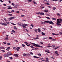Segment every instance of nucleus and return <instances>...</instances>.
<instances>
[{
  "instance_id": "473e14b6",
  "label": "nucleus",
  "mask_w": 62,
  "mask_h": 62,
  "mask_svg": "<svg viewBox=\"0 0 62 62\" xmlns=\"http://www.w3.org/2000/svg\"><path fill=\"white\" fill-rule=\"evenodd\" d=\"M56 9V8H55V7H53V10H55V9Z\"/></svg>"
},
{
  "instance_id": "4d7b16f0",
  "label": "nucleus",
  "mask_w": 62,
  "mask_h": 62,
  "mask_svg": "<svg viewBox=\"0 0 62 62\" xmlns=\"http://www.w3.org/2000/svg\"><path fill=\"white\" fill-rule=\"evenodd\" d=\"M11 18H12V19H15V17H11Z\"/></svg>"
},
{
  "instance_id": "c756f323",
  "label": "nucleus",
  "mask_w": 62,
  "mask_h": 62,
  "mask_svg": "<svg viewBox=\"0 0 62 62\" xmlns=\"http://www.w3.org/2000/svg\"><path fill=\"white\" fill-rule=\"evenodd\" d=\"M33 57L34 58H38V57H37L36 56H34Z\"/></svg>"
},
{
  "instance_id": "052dcab7",
  "label": "nucleus",
  "mask_w": 62,
  "mask_h": 62,
  "mask_svg": "<svg viewBox=\"0 0 62 62\" xmlns=\"http://www.w3.org/2000/svg\"><path fill=\"white\" fill-rule=\"evenodd\" d=\"M46 18H47V19H50V18H49V17H46Z\"/></svg>"
},
{
  "instance_id": "ea45409f",
  "label": "nucleus",
  "mask_w": 62,
  "mask_h": 62,
  "mask_svg": "<svg viewBox=\"0 0 62 62\" xmlns=\"http://www.w3.org/2000/svg\"><path fill=\"white\" fill-rule=\"evenodd\" d=\"M30 47H31V48H32V49H33V48H34V47H33V46H30Z\"/></svg>"
},
{
  "instance_id": "9b49d317",
  "label": "nucleus",
  "mask_w": 62,
  "mask_h": 62,
  "mask_svg": "<svg viewBox=\"0 0 62 62\" xmlns=\"http://www.w3.org/2000/svg\"><path fill=\"white\" fill-rule=\"evenodd\" d=\"M2 25H5V26H7L8 24H6L5 23H2Z\"/></svg>"
},
{
  "instance_id": "338daca9",
  "label": "nucleus",
  "mask_w": 62,
  "mask_h": 62,
  "mask_svg": "<svg viewBox=\"0 0 62 62\" xmlns=\"http://www.w3.org/2000/svg\"><path fill=\"white\" fill-rule=\"evenodd\" d=\"M17 49H20V48L19 47H17Z\"/></svg>"
},
{
  "instance_id": "7ed1b4c3",
  "label": "nucleus",
  "mask_w": 62,
  "mask_h": 62,
  "mask_svg": "<svg viewBox=\"0 0 62 62\" xmlns=\"http://www.w3.org/2000/svg\"><path fill=\"white\" fill-rule=\"evenodd\" d=\"M17 24H18L21 26H23V25H24V24H23V23H17Z\"/></svg>"
},
{
  "instance_id": "ddd939ff",
  "label": "nucleus",
  "mask_w": 62,
  "mask_h": 62,
  "mask_svg": "<svg viewBox=\"0 0 62 62\" xmlns=\"http://www.w3.org/2000/svg\"><path fill=\"white\" fill-rule=\"evenodd\" d=\"M14 55L15 57H19V56H18V55L17 54H14Z\"/></svg>"
},
{
  "instance_id": "6e6552de",
  "label": "nucleus",
  "mask_w": 62,
  "mask_h": 62,
  "mask_svg": "<svg viewBox=\"0 0 62 62\" xmlns=\"http://www.w3.org/2000/svg\"><path fill=\"white\" fill-rule=\"evenodd\" d=\"M19 5H15V6H14V7H13V8H17V6H18Z\"/></svg>"
},
{
  "instance_id": "bf43d9fd",
  "label": "nucleus",
  "mask_w": 62,
  "mask_h": 62,
  "mask_svg": "<svg viewBox=\"0 0 62 62\" xmlns=\"http://www.w3.org/2000/svg\"><path fill=\"white\" fill-rule=\"evenodd\" d=\"M11 32H13V33H14L15 32V31L14 30L12 31Z\"/></svg>"
},
{
  "instance_id": "49530a36",
  "label": "nucleus",
  "mask_w": 62,
  "mask_h": 62,
  "mask_svg": "<svg viewBox=\"0 0 62 62\" xmlns=\"http://www.w3.org/2000/svg\"><path fill=\"white\" fill-rule=\"evenodd\" d=\"M35 50H39V48H35L34 49Z\"/></svg>"
},
{
  "instance_id": "c03bdc74",
  "label": "nucleus",
  "mask_w": 62,
  "mask_h": 62,
  "mask_svg": "<svg viewBox=\"0 0 62 62\" xmlns=\"http://www.w3.org/2000/svg\"><path fill=\"white\" fill-rule=\"evenodd\" d=\"M37 58H39V59H38L39 60H40L41 59V58L38 57H37Z\"/></svg>"
},
{
  "instance_id": "393cba45",
  "label": "nucleus",
  "mask_w": 62,
  "mask_h": 62,
  "mask_svg": "<svg viewBox=\"0 0 62 62\" xmlns=\"http://www.w3.org/2000/svg\"><path fill=\"white\" fill-rule=\"evenodd\" d=\"M11 20H12V18L11 17L9 19V21H11Z\"/></svg>"
},
{
  "instance_id": "72a5a7b5",
  "label": "nucleus",
  "mask_w": 62,
  "mask_h": 62,
  "mask_svg": "<svg viewBox=\"0 0 62 62\" xmlns=\"http://www.w3.org/2000/svg\"><path fill=\"white\" fill-rule=\"evenodd\" d=\"M23 55H24V56H25L26 55H27V54H23Z\"/></svg>"
},
{
  "instance_id": "e433bc0d",
  "label": "nucleus",
  "mask_w": 62,
  "mask_h": 62,
  "mask_svg": "<svg viewBox=\"0 0 62 62\" xmlns=\"http://www.w3.org/2000/svg\"><path fill=\"white\" fill-rule=\"evenodd\" d=\"M7 44L8 45H10L11 44L10 43H7Z\"/></svg>"
},
{
  "instance_id": "f3484780",
  "label": "nucleus",
  "mask_w": 62,
  "mask_h": 62,
  "mask_svg": "<svg viewBox=\"0 0 62 62\" xmlns=\"http://www.w3.org/2000/svg\"><path fill=\"white\" fill-rule=\"evenodd\" d=\"M35 39H39V37L38 35H37L36 38H35Z\"/></svg>"
},
{
  "instance_id": "603ef678",
  "label": "nucleus",
  "mask_w": 62,
  "mask_h": 62,
  "mask_svg": "<svg viewBox=\"0 0 62 62\" xmlns=\"http://www.w3.org/2000/svg\"><path fill=\"white\" fill-rule=\"evenodd\" d=\"M47 47H48V48H50V47H52V46H47Z\"/></svg>"
},
{
  "instance_id": "6e6d98bb",
  "label": "nucleus",
  "mask_w": 62,
  "mask_h": 62,
  "mask_svg": "<svg viewBox=\"0 0 62 62\" xmlns=\"http://www.w3.org/2000/svg\"><path fill=\"white\" fill-rule=\"evenodd\" d=\"M22 46H23V47H25V45H24V44H23L22 45Z\"/></svg>"
},
{
  "instance_id": "5fc2aeb1",
  "label": "nucleus",
  "mask_w": 62,
  "mask_h": 62,
  "mask_svg": "<svg viewBox=\"0 0 62 62\" xmlns=\"http://www.w3.org/2000/svg\"><path fill=\"white\" fill-rule=\"evenodd\" d=\"M3 43H4V44H6V43H7V42L6 41L4 42H3Z\"/></svg>"
},
{
  "instance_id": "4c0bfd02",
  "label": "nucleus",
  "mask_w": 62,
  "mask_h": 62,
  "mask_svg": "<svg viewBox=\"0 0 62 62\" xmlns=\"http://www.w3.org/2000/svg\"><path fill=\"white\" fill-rule=\"evenodd\" d=\"M57 25H61V24L59 23H56Z\"/></svg>"
},
{
  "instance_id": "a878e982",
  "label": "nucleus",
  "mask_w": 62,
  "mask_h": 62,
  "mask_svg": "<svg viewBox=\"0 0 62 62\" xmlns=\"http://www.w3.org/2000/svg\"><path fill=\"white\" fill-rule=\"evenodd\" d=\"M44 7H43V6H41V8H44Z\"/></svg>"
},
{
  "instance_id": "423d86ee",
  "label": "nucleus",
  "mask_w": 62,
  "mask_h": 62,
  "mask_svg": "<svg viewBox=\"0 0 62 62\" xmlns=\"http://www.w3.org/2000/svg\"><path fill=\"white\" fill-rule=\"evenodd\" d=\"M8 8H7L8 9H12V8L11 6H8Z\"/></svg>"
},
{
  "instance_id": "bb28decb",
  "label": "nucleus",
  "mask_w": 62,
  "mask_h": 62,
  "mask_svg": "<svg viewBox=\"0 0 62 62\" xmlns=\"http://www.w3.org/2000/svg\"><path fill=\"white\" fill-rule=\"evenodd\" d=\"M27 35H28V37H31L30 35L29 34H28V33H27Z\"/></svg>"
},
{
  "instance_id": "dca6fc26",
  "label": "nucleus",
  "mask_w": 62,
  "mask_h": 62,
  "mask_svg": "<svg viewBox=\"0 0 62 62\" xmlns=\"http://www.w3.org/2000/svg\"><path fill=\"white\" fill-rule=\"evenodd\" d=\"M38 31L39 32H40L41 31V30H40V29L39 28L38 29Z\"/></svg>"
},
{
  "instance_id": "aec40b11",
  "label": "nucleus",
  "mask_w": 62,
  "mask_h": 62,
  "mask_svg": "<svg viewBox=\"0 0 62 62\" xmlns=\"http://www.w3.org/2000/svg\"><path fill=\"white\" fill-rule=\"evenodd\" d=\"M45 23H49V21H45Z\"/></svg>"
},
{
  "instance_id": "de8ad7c7",
  "label": "nucleus",
  "mask_w": 62,
  "mask_h": 62,
  "mask_svg": "<svg viewBox=\"0 0 62 62\" xmlns=\"http://www.w3.org/2000/svg\"><path fill=\"white\" fill-rule=\"evenodd\" d=\"M54 40H55L54 39H52V41H54Z\"/></svg>"
},
{
  "instance_id": "6ab92c4d",
  "label": "nucleus",
  "mask_w": 62,
  "mask_h": 62,
  "mask_svg": "<svg viewBox=\"0 0 62 62\" xmlns=\"http://www.w3.org/2000/svg\"><path fill=\"white\" fill-rule=\"evenodd\" d=\"M52 20H56V19L54 18H52Z\"/></svg>"
},
{
  "instance_id": "c85d7f7f",
  "label": "nucleus",
  "mask_w": 62,
  "mask_h": 62,
  "mask_svg": "<svg viewBox=\"0 0 62 62\" xmlns=\"http://www.w3.org/2000/svg\"><path fill=\"white\" fill-rule=\"evenodd\" d=\"M45 22H43L41 23L42 24H45Z\"/></svg>"
},
{
  "instance_id": "7c9ffc66",
  "label": "nucleus",
  "mask_w": 62,
  "mask_h": 62,
  "mask_svg": "<svg viewBox=\"0 0 62 62\" xmlns=\"http://www.w3.org/2000/svg\"><path fill=\"white\" fill-rule=\"evenodd\" d=\"M45 33L42 32V34L43 35H45Z\"/></svg>"
},
{
  "instance_id": "f257e3e1",
  "label": "nucleus",
  "mask_w": 62,
  "mask_h": 62,
  "mask_svg": "<svg viewBox=\"0 0 62 62\" xmlns=\"http://www.w3.org/2000/svg\"><path fill=\"white\" fill-rule=\"evenodd\" d=\"M62 21V20L60 19H58L57 20V23H60Z\"/></svg>"
},
{
  "instance_id": "e2e57ef3",
  "label": "nucleus",
  "mask_w": 62,
  "mask_h": 62,
  "mask_svg": "<svg viewBox=\"0 0 62 62\" xmlns=\"http://www.w3.org/2000/svg\"><path fill=\"white\" fill-rule=\"evenodd\" d=\"M13 49H14V50H15V49L16 50V47H13Z\"/></svg>"
},
{
  "instance_id": "58836bf2",
  "label": "nucleus",
  "mask_w": 62,
  "mask_h": 62,
  "mask_svg": "<svg viewBox=\"0 0 62 62\" xmlns=\"http://www.w3.org/2000/svg\"><path fill=\"white\" fill-rule=\"evenodd\" d=\"M6 40H8V37H6Z\"/></svg>"
},
{
  "instance_id": "2eb2a0df",
  "label": "nucleus",
  "mask_w": 62,
  "mask_h": 62,
  "mask_svg": "<svg viewBox=\"0 0 62 62\" xmlns=\"http://www.w3.org/2000/svg\"><path fill=\"white\" fill-rule=\"evenodd\" d=\"M52 34L53 35H58V34H55L54 33H52Z\"/></svg>"
},
{
  "instance_id": "39448f33",
  "label": "nucleus",
  "mask_w": 62,
  "mask_h": 62,
  "mask_svg": "<svg viewBox=\"0 0 62 62\" xmlns=\"http://www.w3.org/2000/svg\"><path fill=\"white\" fill-rule=\"evenodd\" d=\"M7 54L8 55V56H9L10 55H12L11 53L10 52H8L7 53Z\"/></svg>"
},
{
  "instance_id": "4be33fe9",
  "label": "nucleus",
  "mask_w": 62,
  "mask_h": 62,
  "mask_svg": "<svg viewBox=\"0 0 62 62\" xmlns=\"http://www.w3.org/2000/svg\"><path fill=\"white\" fill-rule=\"evenodd\" d=\"M58 53V52L57 51H56L54 52V54H57Z\"/></svg>"
},
{
  "instance_id": "f03ea898",
  "label": "nucleus",
  "mask_w": 62,
  "mask_h": 62,
  "mask_svg": "<svg viewBox=\"0 0 62 62\" xmlns=\"http://www.w3.org/2000/svg\"><path fill=\"white\" fill-rule=\"evenodd\" d=\"M28 25H29L28 24H24V25H23V28H26V27L25 26H28Z\"/></svg>"
},
{
  "instance_id": "4468645a",
  "label": "nucleus",
  "mask_w": 62,
  "mask_h": 62,
  "mask_svg": "<svg viewBox=\"0 0 62 62\" xmlns=\"http://www.w3.org/2000/svg\"><path fill=\"white\" fill-rule=\"evenodd\" d=\"M48 39V37H43L42 39Z\"/></svg>"
},
{
  "instance_id": "8fccbe9b",
  "label": "nucleus",
  "mask_w": 62,
  "mask_h": 62,
  "mask_svg": "<svg viewBox=\"0 0 62 62\" xmlns=\"http://www.w3.org/2000/svg\"><path fill=\"white\" fill-rule=\"evenodd\" d=\"M6 23L7 24H9V22H7Z\"/></svg>"
},
{
  "instance_id": "680f3d73",
  "label": "nucleus",
  "mask_w": 62,
  "mask_h": 62,
  "mask_svg": "<svg viewBox=\"0 0 62 62\" xmlns=\"http://www.w3.org/2000/svg\"><path fill=\"white\" fill-rule=\"evenodd\" d=\"M9 58L10 59H13V58H12V57H10Z\"/></svg>"
},
{
  "instance_id": "09e8293b",
  "label": "nucleus",
  "mask_w": 62,
  "mask_h": 62,
  "mask_svg": "<svg viewBox=\"0 0 62 62\" xmlns=\"http://www.w3.org/2000/svg\"><path fill=\"white\" fill-rule=\"evenodd\" d=\"M16 51H20V50L17 48L16 49Z\"/></svg>"
},
{
  "instance_id": "9d476101",
  "label": "nucleus",
  "mask_w": 62,
  "mask_h": 62,
  "mask_svg": "<svg viewBox=\"0 0 62 62\" xmlns=\"http://www.w3.org/2000/svg\"><path fill=\"white\" fill-rule=\"evenodd\" d=\"M39 14L40 15H44V14L43 12L41 13H39Z\"/></svg>"
},
{
  "instance_id": "b1692460",
  "label": "nucleus",
  "mask_w": 62,
  "mask_h": 62,
  "mask_svg": "<svg viewBox=\"0 0 62 62\" xmlns=\"http://www.w3.org/2000/svg\"><path fill=\"white\" fill-rule=\"evenodd\" d=\"M57 15H58V16L59 17L60 16V14H59L58 13H57Z\"/></svg>"
},
{
  "instance_id": "a18cd8bd",
  "label": "nucleus",
  "mask_w": 62,
  "mask_h": 62,
  "mask_svg": "<svg viewBox=\"0 0 62 62\" xmlns=\"http://www.w3.org/2000/svg\"><path fill=\"white\" fill-rule=\"evenodd\" d=\"M40 43L41 44H43V42H40Z\"/></svg>"
},
{
  "instance_id": "f8f14e48",
  "label": "nucleus",
  "mask_w": 62,
  "mask_h": 62,
  "mask_svg": "<svg viewBox=\"0 0 62 62\" xmlns=\"http://www.w3.org/2000/svg\"><path fill=\"white\" fill-rule=\"evenodd\" d=\"M9 49H10V47H8L7 49H6V50H7V51H9Z\"/></svg>"
},
{
  "instance_id": "0e129e2a",
  "label": "nucleus",
  "mask_w": 62,
  "mask_h": 62,
  "mask_svg": "<svg viewBox=\"0 0 62 62\" xmlns=\"http://www.w3.org/2000/svg\"><path fill=\"white\" fill-rule=\"evenodd\" d=\"M49 39H53V38H52V37H49Z\"/></svg>"
},
{
  "instance_id": "f704fd0d",
  "label": "nucleus",
  "mask_w": 62,
  "mask_h": 62,
  "mask_svg": "<svg viewBox=\"0 0 62 62\" xmlns=\"http://www.w3.org/2000/svg\"><path fill=\"white\" fill-rule=\"evenodd\" d=\"M2 56H0V60H2V59H2Z\"/></svg>"
},
{
  "instance_id": "cd10ccee",
  "label": "nucleus",
  "mask_w": 62,
  "mask_h": 62,
  "mask_svg": "<svg viewBox=\"0 0 62 62\" xmlns=\"http://www.w3.org/2000/svg\"><path fill=\"white\" fill-rule=\"evenodd\" d=\"M21 15V17H23L24 16H24L22 15Z\"/></svg>"
},
{
  "instance_id": "69168bd1",
  "label": "nucleus",
  "mask_w": 62,
  "mask_h": 62,
  "mask_svg": "<svg viewBox=\"0 0 62 62\" xmlns=\"http://www.w3.org/2000/svg\"><path fill=\"white\" fill-rule=\"evenodd\" d=\"M25 30L27 31V32H28V31H28V30H27V29H26Z\"/></svg>"
},
{
  "instance_id": "a211bd4d",
  "label": "nucleus",
  "mask_w": 62,
  "mask_h": 62,
  "mask_svg": "<svg viewBox=\"0 0 62 62\" xmlns=\"http://www.w3.org/2000/svg\"><path fill=\"white\" fill-rule=\"evenodd\" d=\"M38 46H37V47H41V48H43V46H39V45L38 44Z\"/></svg>"
},
{
  "instance_id": "c9c22d12",
  "label": "nucleus",
  "mask_w": 62,
  "mask_h": 62,
  "mask_svg": "<svg viewBox=\"0 0 62 62\" xmlns=\"http://www.w3.org/2000/svg\"><path fill=\"white\" fill-rule=\"evenodd\" d=\"M14 29H16V30H17V28L16 26L14 27Z\"/></svg>"
},
{
  "instance_id": "37998d69",
  "label": "nucleus",
  "mask_w": 62,
  "mask_h": 62,
  "mask_svg": "<svg viewBox=\"0 0 62 62\" xmlns=\"http://www.w3.org/2000/svg\"><path fill=\"white\" fill-rule=\"evenodd\" d=\"M30 26H32V27H34V25L33 24H31L30 25Z\"/></svg>"
},
{
  "instance_id": "20e7f679",
  "label": "nucleus",
  "mask_w": 62,
  "mask_h": 62,
  "mask_svg": "<svg viewBox=\"0 0 62 62\" xmlns=\"http://www.w3.org/2000/svg\"><path fill=\"white\" fill-rule=\"evenodd\" d=\"M30 43H31V44H33V45L32 46H38V44H36L35 43H32L31 42H30Z\"/></svg>"
},
{
  "instance_id": "3c124183",
  "label": "nucleus",
  "mask_w": 62,
  "mask_h": 62,
  "mask_svg": "<svg viewBox=\"0 0 62 62\" xmlns=\"http://www.w3.org/2000/svg\"><path fill=\"white\" fill-rule=\"evenodd\" d=\"M37 54L38 55H39L40 56H41V54Z\"/></svg>"
},
{
  "instance_id": "79ce46f5",
  "label": "nucleus",
  "mask_w": 62,
  "mask_h": 62,
  "mask_svg": "<svg viewBox=\"0 0 62 62\" xmlns=\"http://www.w3.org/2000/svg\"><path fill=\"white\" fill-rule=\"evenodd\" d=\"M46 61H48V62L49 61H48V60L49 59L48 58H46Z\"/></svg>"
},
{
  "instance_id": "412c9836",
  "label": "nucleus",
  "mask_w": 62,
  "mask_h": 62,
  "mask_svg": "<svg viewBox=\"0 0 62 62\" xmlns=\"http://www.w3.org/2000/svg\"><path fill=\"white\" fill-rule=\"evenodd\" d=\"M48 10H44V12H48Z\"/></svg>"
},
{
  "instance_id": "5701e85b",
  "label": "nucleus",
  "mask_w": 62,
  "mask_h": 62,
  "mask_svg": "<svg viewBox=\"0 0 62 62\" xmlns=\"http://www.w3.org/2000/svg\"><path fill=\"white\" fill-rule=\"evenodd\" d=\"M25 43H26V45H27L28 46V43H27V42H25Z\"/></svg>"
},
{
  "instance_id": "774afa93",
  "label": "nucleus",
  "mask_w": 62,
  "mask_h": 62,
  "mask_svg": "<svg viewBox=\"0 0 62 62\" xmlns=\"http://www.w3.org/2000/svg\"><path fill=\"white\" fill-rule=\"evenodd\" d=\"M59 33H60V35H62V32H60Z\"/></svg>"
},
{
  "instance_id": "13d9d810",
  "label": "nucleus",
  "mask_w": 62,
  "mask_h": 62,
  "mask_svg": "<svg viewBox=\"0 0 62 62\" xmlns=\"http://www.w3.org/2000/svg\"><path fill=\"white\" fill-rule=\"evenodd\" d=\"M39 13H40V12L37 13H36V14H38V15H39V14H40Z\"/></svg>"
},
{
  "instance_id": "a19ab883",
  "label": "nucleus",
  "mask_w": 62,
  "mask_h": 62,
  "mask_svg": "<svg viewBox=\"0 0 62 62\" xmlns=\"http://www.w3.org/2000/svg\"><path fill=\"white\" fill-rule=\"evenodd\" d=\"M8 15H9V16H12V14H8Z\"/></svg>"
},
{
  "instance_id": "864d4df0",
  "label": "nucleus",
  "mask_w": 62,
  "mask_h": 62,
  "mask_svg": "<svg viewBox=\"0 0 62 62\" xmlns=\"http://www.w3.org/2000/svg\"><path fill=\"white\" fill-rule=\"evenodd\" d=\"M30 54H32V55H33V53L31 52L30 53Z\"/></svg>"
},
{
  "instance_id": "2f4dec72",
  "label": "nucleus",
  "mask_w": 62,
  "mask_h": 62,
  "mask_svg": "<svg viewBox=\"0 0 62 62\" xmlns=\"http://www.w3.org/2000/svg\"><path fill=\"white\" fill-rule=\"evenodd\" d=\"M45 52H46L47 53H49V50H48V51H45Z\"/></svg>"
},
{
  "instance_id": "1a4fd4ad",
  "label": "nucleus",
  "mask_w": 62,
  "mask_h": 62,
  "mask_svg": "<svg viewBox=\"0 0 62 62\" xmlns=\"http://www.w3.org/2000/svg\"><path fill=\"white\" fill-rule=\"evenodd\" d=\"M49 23H50V24H53V25L54 24V23H53V22L52 21L49 22Z\"/></svg>"
},
{
  "instance_id": "0eeeda50",
  "label": "nucleus",
  "mask_w": 62,
  "mask_h": 62,
  "mask_svg": "<svg viewBox=\"0 0 62 62\" xmlns=\"http://www.w3.org/2000/svg\"><path fill=\"white\" fill-rule=\"evenodd\" d=\"M4 57H8V56L7 54H5L3 55Z\"/></svg>"
}]
</instances>
